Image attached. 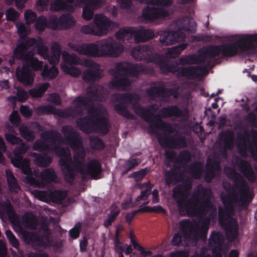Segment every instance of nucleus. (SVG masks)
Wrapping results in <instances>:
<instances>
[{
  "label": "nucleus",
  "mask_w": 257,
  "mask_h": 257,
  "mask_svg": "<svg viewBox=\"0 0 257 257\" xmlns=\"http://www.w3.org/2000/svg\"><path fill=\"white\" fill-rule=\"evenodd\" d=\"M16 74L18 81L24 85H31L33 83L35 74L30 68L28 63L24 64L22 68L18 66L16 68Z\"/></svg>",
  "instance_id": "25"
},
{
  "label": "nucleus",
  "mask_w": 257,
  "mask_h": 257,
  "mask_svg": "<svg viewBox=\"0 0 257 257\" xmlns=\"http://www.w3.org/2000/svg\"><path fill=\"white\" fill-rule=\"evenodd\" d=\"M103 76V71L99 68L88 69L83 73V79L87 82L99 80Z\"/></svg>",
  "instance_id": "35"
},
{
  "label": "nucleus",
  "mask_w": 257,
  "mask_h": 257,
  "mask_svg": "<svg viewBox=\"0 0 257 257\" xmlns=\"http://www.w3.org/2000/svg\"><path fill=\"white\" fill-rule=\"evenodd\" d=\"M227 193L221 194V200L224 205V209L219 207L218 209V221L224 227L227 238L231 240L235 239L238 234L239 227L235 221H229L226 222L225 217L229 216L234 210V204L240 206L238 199V194L233 187L224 186Z\"/></svg>",
  "instance_id": "4"
},
{
  "label": "nucleus",
  "mask_w": 257,
  "mask_h": 257,
  "mask_svg": "<svg viewBox=\"0 0 257 257\" xmlns=\"http://www.w3.org/2000/svg\"><path fill=\"white\" fill-rule=\"evenodd\" d=\"M37 113L39 115L57 114L58 110L55 107L52 105H42L37 108Z\"/></svg>",
  "instance_id": "51"
},
{
  "label": "nucleus",
  "mask_w": 257,
  "mask_h": 257,
  "mask_svg": "<svg viewBox=\"0 0 257 257\" xmlns=\"http://www.w3.org/2000/svg\"><path fill=\"white\" fill-rule=\"evenodd\" d=\"M146 4L154 7L146 6L142 10V17L149 22H154L158 19H165L169 16L165 7L172 4V0H142Z\"/></svg>",
  "instance_id": "8"
},
{
  "label": "nucleus",
  "mask_w": 257,
  "mask_h": 257,
  "mask_svg": "<svg viewBox=\"0 0 257 257\" xmlns=\"http://www.w3.org/2000/svg\"><path fill=\"white\" fill-rule=\"evenodd\" d=\"M74 3V0H60L57 1L51 6V8H53L55 11H58L60 9L65 10L69 12H73L75 10V7L72 5Z\"/></svg>",
  "instance_id": "41"
},
{
  "label": "nucleus",
  "mask_w": 257,
  "mask_h": 257,
  "mask_svg": "<svg viewBox=\"0 0 257 257\" xmlns=\"http://www.w3.org/2000/svg\"><path fill=\"white\" fill-rule=\"evenodd\" d=\"M62 132L71 148L74 151V160H85L86 152L82 147V143L79 134L70 125H64Z\"/></svg>",
  "instance_id": "14"
},
{
  "label": "nucleus",
  "mask_w": 257,
  "mask_h": 257,
  "mask_svg": "<svg viewBox=\"0 0 257 257\" xmlns=\"http://www.w3.org/2000/svg\"><path fill=\"white\" fill-rule=\"evenodd\" d=\"M148 187L145 190L142 191L141 192V194L136 198V202H139L141 200H146L150 194H151L152 191V186H150L149 184H147Z\"/></svg>",
  "instance_id": "64"
},
{
  "label": "nucleus",
  "mask_w": 257,
  "mask_h": 257,
  "mask_svg": "<svg viewBox=\"0 0 257 257\" xmlns=\"http://www.w3.org/2000/svg\"><path fill=\"white\" fill-rule=\"evenodd\" d=\"M36 48L37 49L38 53L46 59L49 53L48 48L40 42H38Z\"/></svg>",
  "instance_id": "59"
},
{
  "label": "nucleus",
  "mask_w": 257,
  "mask_h": 257,
  "mask_svg": "<svg viewBox=\"0 0 257 257\" xmlns=\"http://www.w3.org/2000/svg\"><path fill=\"white\" fill-rule=\"evenodd\" d=\"M139 164L138 162V159H132L129 160H127L124 166V169L125 170L124 173H127L133 169H134L135 167L137 166Z\"/></svg>",
  "instance_id": "61"
},
{
  "label": "nucleus",
  "mask_w": 257,
  "mask_h": 257,
  "mask_svg": "<svg viewBox=\"0 0 257 257\" xmlns=\"http://www.w3.org/2000/svg\"><path fill=\"white\" fill-rule=\"evenodd\" d=\"M158 142L163 147L173 149H183L187 147L186 138L181 135H173L163 138L158 137Z\"/></svg>",
  "instance_id": "20"
},
{
  "label": "nucleus",
  "mask_w": 257,
  "mask_h": 257,
  "mask_svg": "<svg viewBox=\"0 0 257 257\" xmlns=\"http://www.w3.org/2000/svg\"><path fill=\"white\" fill-rule=\"evenodd\" d=\"M62 58L63 61L61 68L63 72L73 77H77L80 75V70L75 66L80 64L79 58L77 55L69 54L64 51L62 53Z\"/></svg>",
  "instance_id": "17"
},
{
  "label": "nucleus",
  "mask_w": 257,
  "mask_h": 257,
  "mask_svg": "<svg viewBox=\"0 0 257 257\" xmlns=\"http://www.w3.org/2000/svg\"><path fill=\"white\" fill-rule=\"evenodd\" d=\"M68 46L79 54L91 57H117L124 50L123 46L112 38L101 40L97 43H69Z\"/></svg>",
  "instance_id": "3"
},
{
  "label": "nucleus",
  "mask_w": 257,
  "mask_h": 257,
  "mask_svg": "<svg viewBox=\"0 0 257 257\" xmlns=\"http://www.w3.org/2000/svg\"><path fill=\"white\" fill-rule=\"evenodd\" d=\"M93 24L96 36H101L107 34L112 24L111 20L103 14H96Z\"/></svg>",
  "instance_id": "23"
},
{
  "label": "nucleus",
  "mask_w": 257,
  "mask_h": 257,
  "mask_svg": "<svg viewBox=\"0 0 257 257\" xmlns=\"http://www.w3.org/2000/svg\"><path fill=\"white\" fill-rule=\"evenodd\" d=\"M151 112L154 115L152 111ZM182 115V111L181 109H180L178 106L177 105H171V106H167L166 107H164L162 108H161L158 114L156 115H158V116L154 117L153 118V122L154 123H156L158 121L162 120L160 119H158L157 120H155L156 119L159 118V117H162L163 118H167V117H171L172 116H175V117H180Z\"/></svg>",
  "instance_id": "29"
},
{
  "label": "nucleus",
  "mask_w": 257,
  "mask_h": 257,
  "mask_svg": "<svg viewBox=\"0 0 257 257\" xmlns=\"http://www.w3.org/2000/svg\"><path fill=\"white\" fill-rule=\"evenodd\" d=\"M179 229L186 239L197 237L205 239L207 237L208 227L199 228L197 224H194L189 219H184L179 222Z\"/></svg>",
  "instance_id": "16"
},
{
  "label": "nucleus",
  "mask_w": 257,
  "mask_h": 257,
  "mask_svg": "<svg viewBox=\"0 0 257 257\" xmlns=\"http://www.w3.org/2000/svg\"><path fill=\"white\" fill-rule=\"evenodd\" d=\"M218 137L220 142L224 145L223 149L225 154L227 149H232L235 140V135L232 131L227 130L222 131L219 134Z\"/></svg>",
  "instance_id": "32"
},
{
  "label": "nucleus",
  "mask_w": 257,
  "mask_h": 257,
  "mask_svg": "<svg viewBox=\"0 0 257 257\" xmlns=\"http://www.w3.org/2000/svg\"><path fill=\"white\" fill-rule=\"evenodd\" d=\"M27 61L26 63H28L30 65V68L31 67L34 70L37 71L42 69L43 67V62L39 61L37 58L34 57L33 53Z\"/></svg>",
  "instance_id": "53"
},
{
  "label": "nucleus",
  "mask_w": 257,
  "mask_h": 257,
  "mask_svg": "<svg viewBox=\"0 0 257 257\" xmlns=\"http://www.w3.org/2000/svg\"><path fill=\"white\" fill-rule=\"evenodd\" d=\"M42 138L47 142H51L52 146L41 140H38L33 145V149L35 150L40 152H52L58 154L64 152L63 148L56 145V144L60 142L62 139V136L59 132L54 131H46L43 133Z\"/></svg>",
  "instance_id": "12"
},
{
  "label": "nucleus",
  "mask_w": 257,
  "mask_h": 257,
  "mask_svg": "<svg viewBox=\"0 0 257 257\" xmlns=\"http://www.w3.org/2000/svg\"><path fill=\"white\" fill-rule=\"evenodd\" d=\"M81 223H77L75 226L69 230V235L71 238L76 239L79 236L81 232Z\"/></svg>",
  "instance_id": "63"
},
{
  "label": "nucleus",
  "mask_w": 257,
  "mask_h": 257,
  "mask_svg": "<svg viewBox=\"0 0 257 257\" xmlns=\"http://www.w3.org/2000/svg\"><path fill=\"white\" fill-rule=\"evenodd\" d=\"M152 50V47L150 45H143L140 46L138 47L133 48L131 54L133 57H137L140 56V54H149L151 52Z\"/></svg>",
  "instance_id": "50"
},
{
  "label": "nucleus",
  "mask_w": 257,
  "mask_h": 257,
  "mask_svg": "<svg viewBox=\"0 0 257 257\" xmlns=\"http://www.w3.org/2000/svg\"><path fill=\"white\" fill-rule=\"evenodd\" d=\"M179 63L181 65L202 64L205 68L213 66L212 60L205 54L204 49L202 54L182 56L179 59Z\"/></svg>",
  "instance_id": "21"
},
{
  "label": "nucleus",
  "mask_w": 257,
  "mask_h": 257,
  "mask_svg": "<svg viewBox=\"0 0 257 257\" xmlns=\"http://www.w3.org/2000/svg\"><path fill=\"white\" fill-rule=\"evenodd\" d=\"M187 47V45L184 43L179 44L177 46L172 47L169 50V54L171 58H176L178 57Z\"/></svg>",
  "instance_id": "54"
},
{
  "label": "nucleus",
  "mask_w": 257,
  "mask_h": 257,
  "mask_svg": "<svg viewBox=\"0 0 257 257\" xmlns=\"http://www.w3.org/2000/svg\"><path fill=\"white\" fill-rule=\"evenodd\" d=\"M5 233L12 246L18 249L19 247V241L16 237L13 232L11 230L8 229L6 231Z\"/></svg>",
  "instance_id": "56"
},
{
  "label": "nucleus",
  "mask_w": 257,
  "mask_h": 257,
  "mask_svg": "<svg viewBox=\"0 0 257 257\" xmlns=\"http://www.w3.org/2000/svg\"><path fill=\"white\" fill-rule=\"evenodd\" d=\"M20 135L26 141L32 142L35 140V136L34 131L27 125L22 124L19 127Z\"/></svg>",
  "instance_id": "44"
},
{
  "label": "nucleus",
  "mask_w": 257,
  "mask_h": 257,
  "mask_svg": "<svg viewBox=\"0 0 257 257\" xmlns=\"http://www.w3.org/2000/svg\"><path fill=\"white\" fill-rule=\"evenodd\" d=\"M32 156L34 157V163L39 167H46L51 163L53 157L47 155H42L36 153H33Z\"/></svg>",
  "instance_id": "38"
},
{
  "label": "nucleus",
  "mask_w": 257,
  "mask_h": 257,
  "mask_svg": "<svg viewBox=\"0 0 257 257\" xmlns=\"http://www.w3.org/2000/svg\"><path fill=\"white\" fill-rule=\"evenodd\" d=\"M19 146L16 147L14 150V156L11 158V162L13 165L21 170L22 172L27 175L28 181L35 180L33 177L32 169L30 167V160L29 159L23 158L22 154H24L28 150L29 147L26 143L22 142L18 144Z\"/></svg>",
  "instance_id": "11"
},
{
  "label": "nucleus",
  "mask_w": 257,
  "mask_h": 257,
  "mask_svg": "<svg viewBox=\"0 0 257 257\" xmlns=\"http://www.w3.org/2000/svg\"><path fill=\"white\" fill-rule=\"evenodd\" d=\"M87 116L78 118L76 123L79 129L86 134L93 132L103 135L107 134L109 126L107 118L103 115L100 108L92 106L87 110Z\"/></svg>",
  "instance_id": "6"
},
{
  "label": "nucleus",
  "mask_w": 257,
  "mask_h": 257,
  "mask_svg": "<svg viewBox=\"0 0 257 257\" xmlns=\"http://www.w3.org/2000/svg\"><path fill=\"white\" fill-rule=\"evenodd\" d=\"M253 42H257V34L245 35L232 43L210 45L204 49V53L210 60L220 55L222 58L231 57L237 54L238 49L248 50Z\"/></svg>",
  "instance_id": "5"
},
{
  "label": "nucleus",
  "mask_w": 257,
  "mask_h": 257,
  "mask_svg": "<svg viewBox=\"0 0 257 257\" xmlns=\"http://www.w3.org/2000/svg\"><path fill=\"white\" fill-rule=\"evenodd\" d=\"M135 40L137 43L145 42L153 39L154 36V32L149 29H146L143 27L135 28Z\"/></svg>",
  "instance_id": "33"
},
{
  "label": "nucleus",
  "mask_w": 257,
  "mask_h": 257,
  "mask_svg": "<svg viewBox=\"0 0 257 257\" xmlns=\"http://www.w3.org/2000/svg\"><path fill=\"white\" fill-rule=\"evenodd\" d=\"M238 170L242 173L250 183H254L256 179V174L251 164L247 161L239 159L236 161Z\"/></svg>",
  "instance_id": "27"
},
{
  "label": "nucleus",
  "mask_w": 257,
  "mask_h": 257,
  "mask_svg": "<svg viewBox=\"0 0 257 257\" xmlns=\"http://www.w3.org/2000/svg\"><path fill=\"white\" fill-rule=\"evenodd\" d=\"M58 69L55 66L49 67L47 64L44 66L41 75L45 79H54L58 75Z\"/></svg>",
  "instance_id": "43"
},
{
  "label": "nucleus",
  "mask_w": 257,
  "mask_h": 257,
  "mask_svg": "<svg viewBox=\"0 0 257 257\" xmlns=\"http://www.w3.org/2000/svg\"><path fill=\"white\" fill-rule=\"evenodd\" d=\"M87 97H77L75 102L76 106L74 110L79 115H82V108L85 107L90 101H96L99 100L104 93V88L99 85L89 86L87 89Z\"/></svg>",
  "instance_id": "15"
},
{
  "label": "nucleus",
  "mask_w": 257,
  "mask_h": 257,
  "mask_svg": "<svg viewBox=\"0 0 257 257\" xmlns=\"http://www.w3.org/2000/svg\"><path fill=\"white\" fill-rule=\"evenodd\" d=\"M84 176H89L92 179L97 180L101 178L102 167L99 161L96 159H92L85 166Z\"/></svg>",
  "instance_id": "28"
},
{
  "label": "nucleus",
  "mask_w": 257,
  "mask_h": 257,
  "mask_svg": "<svg viewBox=\"0 0 257 257\" xmlns=\"http://www.w3.org/2000/svg\"><path fill=\"white\" fill-rule=\"evenodd\" d=\"M35 196L41 201L49 200L53 203L61 204L65 199L66 196V193L58 190L35 191Z\"/></svg>",
  "instance_id": "22"
},
{
  "label": "nucleus",
  "mask_w": 257,
  "mask_h": 257,
  "mask_svg": "<svg viewBox=\"0 0 257 257\" xmlns=\"http://www.w3.org/2000/svg\"><path fill=\"white\" fill-rule=\"evenodd\" d=\"M192 188L190 183H184L176 187L173 190V197L181 216H196L205 214L212 208L211 190L202 185L198 186L194 190L190 198L189 191Z\"/></svg>",
  "instance_id": "1"
},
{
  "label": "nucleus",
  "mask_w": 257,
  "mask_h": 257,
  "mask_svg": "<svg viewBox=\"0 0 257 257\" xmlns=\"http://www.w3.org/2000/svg\"><path fill=\"white\" fill-rule=\"evenodd\" d=\"M7 141L12 145L20 144L22 142V140L16 136L12 133H6L5 135Z\"/></svg>",
  "instance_id": "60"
},
{
  "label": "nucleus",
  "mask_w": 257,
  "mask_h": 257,
  "mask_svg": "<svg viewBox=\"0 0 257 257\" xmlns=\"http://www.w3.org/2000/svg\"><path fill=\"white\" fill-rule=\"evenodd\" d=\"M50 86L49 83H39L35 88L29 90V94L33 97H41Z\"/></svg>",
  "instance_id": "42"
},
{
  "label": "nucleus",
  "mask_w": 257,
  "mask_h": 257,
  "mask_svg": "<svg viewBox=\"0 0 257 257\" xmlns=\"http://www.w3.org/2000/svg\"><path fill=\"white\" fill-rule=\"evenodd\" d=\"M43 232H30L25 230L22 232V237L24 242L27 244H31L33 247L46 248L51 246V232L47 226L42 228Z\"/></svg>",
  "instance_id": "13"
},
{
  "label": "nucleus",
  "mask_w": 257,
  "mask_h": 257,
  "mask_svg": "<svg viewBox=\"0 0 257 257\" xmlns=\"http://www.w3.org/2000/svg\"><path fill=\"white\" fill-rule=\"evenodd\" d=\"M21 39L22 40V42L20 43L23 44L25 48H26L27 50L32 46H34L36 48L39 42V41L35 38H26V37H23V39Z\"/></svg>",
  "instance_id": "57"
},
{
  "label": "nucleus",
  "mask_w": 257,
  "mask_h": 257,
  "mask_svg": "<svg viewBox=\"0 0 257 257\" xmlns=\"http://www.w3.org/2000/svg\"><path fill=\"white\" fill-rule=\"evenodd\" d=\"M142 70L141 64L121 62L115 64L114 74L125 77H138Z\"/></svg>",
  "instance_id": "19"
},
{
  "label": "nucleus",
  "mask_w": 257,
  "mask_h": 257,
  "mask_svg": "<svg viewBox=\"0 0 257 257\" xmlns=\"http://www.w3.org/2000/svg\"><path fill=\"white\" fill-rule=\"evenodd\" d=\"M120 212V208L115 205L112 204L110 208V211L109 214H107L106 219L103 222V225L106 228H108L110 226L112 222L115 220Z\"/></svg>",
  "instance_id": "40"
},
{
  "label": "nucleus",
  "mask_w": 257,
  "mask_h": 257,
  "mask_svg": "<svg viewBox=\"0 0 257 257\" xmlns=\"http://www.w3.org/2000/svg\"><path fill=\"white\" fill-rule=\"evenodd\" d=\"M176 25V30L164 32L161 35L160 41L163 45H172L177 42L183 41L186 37L185 32L194 33L196 31L194 19L188 16L178 19Z\"/></svg>",
  "instance_id": "7"
},
{
  "label": "nucleus",
  "mask_w": 257,
  "mask_h": 257,
  "mask_svg": "<svg viewBox=\"0 0 257 257\" xmlns=\"http://www.w3.org/2000/svg\"><path fill=\"white\" fill-rule=\"evenodd\" d=\"M36 29L40 32H43L47 27L48 21L44 16H40L36 20Z\"/></svg>",
  "instance_id": "55"
},
{
  "label": "nucleus",
  "mask_w": 257,
  "mask_h": 257,
  "mask_svg": "<svg viewBox=\"0 0 257 257\" xmlns=\"http://www.w3.org/2000/svg\"><path fill=\"white\" fill-rule=\"evenodd\" d=\"M220 164L211 159H208L206 163L205 179L210 182L215 177L216 172L220 171Z\"/></svg>",
  "instance_id": "34"
},
{
  "label": "nucleus",
  "mask_w": 257,
  "mask_h": 257,
  "mask_svg": "<svg viewBox=\"0 0 257 257\" xmlns=\"http://www.w3.org/2000/svg\"><path fill=\"white\" fill-rule=\"evenodd\" d=\"M25 18L28 24H31L35 22L37 19V14L31 10H28L25 12Z\"/></svg>",
  "instance_id": "62"
},
{
  "label": "nucleus",
  "mask_w": 257,
  "mask_h": 257,
  "mask_svg": "<svg viewBox=\"0 0 257 257\" xmlns=\"http://www.w3.org/2000/svg\"><path fill=\"white\" fill-rule=\"evenodd\" d=\"M89 143L93 150L101 151L105 147V144L102 139L97 136L90 137Z\"/></svg>",
  "instance_id": "49"
},
{
  "label": "nucleus",
  "mask_w": 257,
  "mask_h": 257,
  "mask_svg": "<svg viewBox=\"0 0 257 257\" xmlns=\"http://www.w3.org/2000/svg\"><path fill=\"white\" fill-rule=\"evenodd\" d=\"M165 156L170 162L177 163L183 165L189 163L191 160V153L187 150H183L179 152L178 156L173 151L167 150Z\"/></svg>",
  "instance_id": "26"
},
{
  "label": "nucleus",
  "mask_w": 257,
  "mask_h": 257,
  "mask_svg": "<svg viewBox=\"0 0 257 257\" xmlns=\"http://www.w3.org/2000/svg\"><path fill=\"white\" fill-rule=\"evenodd\" d=\"M207 68L205 66H189L184 67H179V71L177 72L181 76L188 79H194L199 75L198 72L202 71Z\"/></svg>",
  "instance_id": "31"
},
{
  "label": "nucleus",
  "mask_w": 257,
  "mask_h": 257,
  "mask_svg": "<svg viewBox=\"0 0 257 257\" xmlns=\"http://www.w3.org/2000/svg\"><path fill=\"white\" fill-rule=\"evenodd\" d=\"M27 50L25 48L23 44L20 43L14 49L13 54L12 57L9 59V64L12 66L15 63L16 60H23L28 61L29 58L32 56L33 52L29 51L27 53Z\"/></svg>",
  "instance_id": "30"
},
{
  "label": "nucleus",
  "mask_w": 257,
  "mask_h": 257,
  "mask_svg": "<svg viewBox=\"0 0 257 257\" xmlns=\"http://www.w3.org/2000/svg\"><path fill=\"white\" fill-rule=\"evenodd\" d=\"M60 29H69L75 24V21L70 14H63L60 17Z\"/></svg>",
  "instance_id": "47"
},
{
  "label": "nucleus",
  "mask_w": 257,
  "mask_h": 257,
  "mask_svg": "<svg viewBox=\"0 0 257 257\" xmlns=\"http://www.w3.org/2000/svg\"><path fill=\"white\" fill-rule=\"evenodd\" d=\"M85 161L72 160L71 155H66L59 160V165L62 167V173L65 181L68 183L74 182L77 172L84 175Z\"/></svg>",
  "instance_id": "9"
},
{
  "label": "nucleus",
  "mask_w": 257,
  "mask_h": 257,
  "mask_svg": "<svg viewBox=\"0 0 257 257\" xmlns=\"http://www.w3.org/2000/svg\"><path fill=\"white\" fill-rule=\"evenodd\" d=\"M225 173L228 178L233 182L235 188L238 190V199L240 206H247L252 197L249 194V188L246 180L232 168L227 167L225 170Z\"/></svg>",
  "instance_id": "10"
},
{
  "label": "nucleus",
  "mask_w": 257,
  "mask_h": 257,
  "mask_svg": "<svg viewBox=\"0 0 257 257\" xmlns=\"http://www.w3.org/2000/svg\"><path fill=\"white\" fill-rule=\"evenodd\" d=\"M7 182L10 190L12 192H17L20 188L18 181L11 171H6Z\"/></svg>",
  "instance_id": "48"
},
{
  "label": "nucleus",
  "mask_w": 257,
  "mask_h": 257,
  "mask_svg": "<svg viewBox=\"0 0 257 257\" xmlns=\"http://www.w3.org/2000/svg\"><path fill=\"white\" fill-rule=\"evenodd\" d=\"M148 96L153 99L160 97L162 100L166 101L171 96L178 98L179 96V87L175 85L172 88H167L165 86H151L146 91Z\"/></svg>",
  "instance_id": "18"
},
{
  "label": "nucleus",
  "mask_w": 257,
  "mask_h": 257,
  "mask_svg": "<svg viewBox=\"0 0 257 257\" xmlns=\"http://www.w3.org/2000/svg\"><path fill=\"white\" fill-rule=\"evenodd\" d=\"M6 19L9 21H15L19 17V13L14 8H9L6 12Z\"/></svg>",
  "instance_id": "58"
},
{
  "label": "nucleus",
  "mask_w": 257,
  "mask_h": 257,
  "mask_svg": "<svg viewBox=\"0 0 257 257\" xmlns=\"http://www.w3.org/2000/svg\"><path fill=\"white\" fill-rule=\"evenodd\" d=\"M223 236L219 231L212 232L209 239V247H222L223 244Z\"/></svg>",
  "instance_id": "39"
},
{
  "label": "nucleus",
  "mask_w": 257,
  "mask_h": 257,
  "mask_svg": "<svg viewBox=\"0 0 257 257\" xmlns=\"http://www.w3.org/2000/svg\"><path fill=\"white\" fill-rule=\"evenodd\" d=\"M159 67L161 72L165 75L169 73H174L179 71V67L170 62L167 58Z\"/></svg>",
  "instance_id": "45"
},
{
  "label": "nucleus",
  "mask_w": 257,
  "mask_h": 257,
  "mask_svg": "<svg viewBox=\"0 0 257 257\" xmlns=\"http://www.w3.org/2000/svg\"><path fill=\"white\" fill-rule=\"evenodd\" d=\"M113 98L115 101L118 102L114 106L118 114L128 119H134L135 115L128 110L127 107V105H131L135 113L149 123V131L150 133L155 134L158 130H162L166 128L167 124L163 120L158 121L156 123L153 122V118L158 115H154L151 110L156 111L157 109V106L155 104L151 105L149 108L142 106L139 103L141 97L137 93L115 94Z\"/></svg>",
  "instance_id": "2"
},
{
  "label": "nucleus",
  "mask_w": 257,
  "mask_h": 257,
  "mask_svg": "<svg viewBox=\"0 0 257 257\" xmlns=\"http://www.w3.org/2000/svg\"><path fill=\"white\" fill-rule=\"evenodd\" d=\"M113 75H114V78L110 82V84L113 88L121 89L130 86L131 85L132 82L127 77L115 74Z\"/></svg>",
  "instance_id": "37"
},
{
  "label": "nucleus",
  "mask_w": 257,
  "mask_h": 257,
  "mask_svg": "<svg viewBox=\"0 0 257 257\" xmlns=\"http://www.w3.org/2000/svg\"><path fill=\"white\" fill-rule=\"evenodd\" d=\"M62 53L59 44L56 42L54 43L51 46V54L49 53L46 59L50 64L56 65L59 62Z\"/></svg>",
  "instance_id": "36"
},
{
  "label": "nucleus",
  "mask_w": 257,
  "mask_h": 257,
  "mask_svg": "<svg viewBox=\"0 0 257 257\" xmlns=\"http://www.w3.org/2000/svg\"><path fill=\"white\" fill-rule=\"evenodd\" d=\"M57 176L51 168L45 169L41 174L42 181L46 183H51L55 182Z\"/></svg>",
  "instance_id": "46"
},
{
  "label": "nucleus",
  "mask_w": 257,
  "mask_h": 257,
  "mask_svg": "<svg viewBox=\"0 0 257 257\" xmlns=\"http://www.w3.org/2000/svg\"><path fill=\"white\" fill-rule=\"evenodd\" d=\"M77 3L84 5L82 11V17L85 20H90L94 15V10L100 8L103 4L102 0H76Z\"/></svg>",
  "instance_id": "24"
},
{
  "label": "nucleus",
  "mask_w": 257,
  "mask_h": 257,
  "mask_svg": "<svg viewBox=\"0 0 257 257\" xmlns=\"http://www.w3.org/2000/svg\"><path fill=\"white\" fill-rule=\"evenodd\" d=\"M177 175L171 171H167L165 173L164 180L167 185H175L178 182Z\"/></svg>",
  "instance_id": "52"
}]
</instances>
